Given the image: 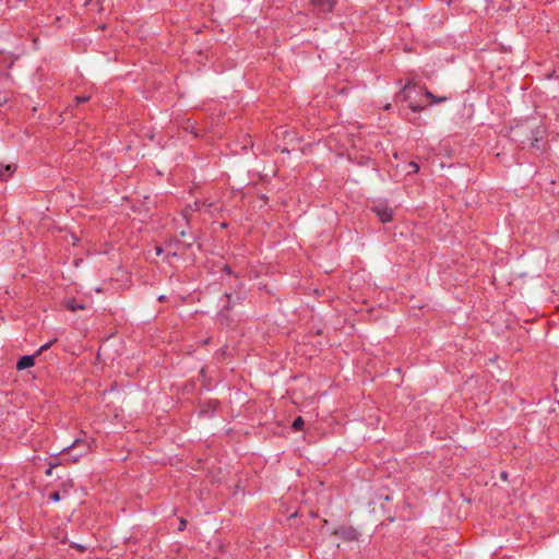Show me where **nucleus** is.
I'll return each mask as SVG.
<instances>
[{
    "mask_svg": "<svg viewBox=\"0 0 559 559\" xmlns=\"http://www.w3.org/2000/svg\"><path fill=\"white\" fill-rule=\"evenodd\" d=\"M520 130L523 132H530L528 140L531 141V147L536 153H545L548 143H547V127L546 124L538 118H530L522 123Z\"/></svg>",
    "mask_w": 559,
    "mask_h": 559,
    "instance_id": "1",
    "label": "nucleus"
},
{
    "mask_svg": "<svg viewBox=\"0 0 559 559\" xmlns=\"http://www.w3.org/2000/svg\"><path fill=\"white\" fill-rule=\"evenodd\" d=\"M332 535H334L336 537H340L343 540L352 542V540H355L357 538L358 533L353 527L341 526L337 530H335L332 533Z\"/></svg>",
    "mask_w": 559,
    "mask_h": 559,
    "instance_id": "2",
    "label": "nucleus"
},
{
    "mask_svg": "<svg viewBox=\"0 0 559 559\" xmlns=\"http://www.w3.org/2000/svg\"><path fill=\"white\" fill-rule=\"evenodd\" d=\"M312 5L319 13H332L336 1L335 0H312Z\"/></svg>",
    "mask_w": 559,
    "mask_h": 559,
    "instance_id": "3",
    "label": "nucleus"
},
{
    "mask_svg": "<svg viewBox=\"0 0 559 559\" xmlns=\"http://www.w3.org/2000/svg\"><path fill=\"white\" fill-rule=\"evenodd\" d=\"M17 166L15 164L4 165L0 163V179L7 181L16 171Z\"/></svg>",
    "mask_w": 559,
    "mask_h": 559,
    "instance_id": "4",
    "label": "nucleus"
},
{
    "mask_svg": "<svg viewBox=\"0 0 559 559\" xmlns=\"http://www.w3.org/2000/svg\"><path fill=\"white\" fill-rule=\"evenodd\" d=\"M34 364H35V355L22 356L16 364V368L19 370H24V369L33 367Z\"/></svg>",
    "mask_w": 559,
    "mask_h": 559,
    "instance_id": "5",
    "label": "nucleus"
},
{
    "mask_svg": "<svg viewBox=\"0 0 559 559\" xmlns=\"http://www.w3.org/2000/svg\"><path fill=\"white\" fill-rule=\"evenodd\" d=\"M424 90V95L430 100V104L444 103L451 99L450 96H436L427 87H425Z\"/></svg>",
    "mask_w": 559,
    "mask_h": 559,
    "instance_id": "6",
    "label": "nucleus"
},
{
    "mask_svg": "<svg viewBox=\"0 0 559 559\" xmlns=\"http://www.w3.org/2000/svg\"><path fill=\"white\" fill-rule=\"evenodd\" d=\"M393 212H377L379 221L382 223H388L392 221Z\"/></svg>",
    "mask_w": 559,
    "mask_h": 559,
    "instance_id": "7",
    "label": "nucleus"
},
{
    "mask_svg": "<svg viewBox=\"0 0 559 559\" xmlns=\"http://www.w3.org/2000/svg\"><path fill=\"white\" fill-rule=\"evenodd\" d=\"M67 308L71 311H75L76 309H84V306L76 304L74 300H69L67 302Z\"/></svg>",
    "mask_w": 559,
    "mask_h": 559,
    "instance_id": "8",
    "label": "nucleus"
},
{
    "mask_svg": "<svg viewBox=\"0 0 559 559\" xmlns=\"http://www.w3.org/2000/svg\"><path fill=\"white\" fill-rule=\"evenodd\" d=\"M304 419L301 417H297L293 423V428L295 430H300L304 426Z\"/></svg>",
    "mask_w": 559,
    "mask_h": 559,
    "instance_id": "9",
    "label": "nucleus"
},
{
    "mask_svg": "<svg viewBox=\"0 0 559 559\" xmlns=\"http://www.w3.org/2000/svg\"><path fill=\"white\" fill-rule=\"evenodd\" d=\"M408 167H409V170L407 171L408 174H411V173L416 174L419 171V165L416 162H409Z\"/></svg>",
    "mask_w": 559,
    "mask_h": 559,
    "instance_id": "10",
    "label": "nucleus"
},
{
    "mask_svg": "<svg viewBox=\"0 0 559 559\" xmlns=\"http://www.w3.org/2000/svg\"><path fill=\"white\" fill-rule=\"evenodd\" d=\"M409 108H411V109H412V111H414V112H419V111H421V110H424V109H425V106H423V105H417V104H414V103H411V104H409Z\"/></svg>",
    "mask_w": 559,
    "mask_h": 559,
    "instance_id": "11",
    "label": "nucleus"
},
{
    "mask_svg": "<svg viewBox=\"0 0 559 559\" xmlns=\"http://www.w3.org/2000/svg\"><path fill=\"white\" fill-rule=\"evenodd\" d=\"M90 96L88 95H84V96H75L74 100L76 104H82V103H86L90 100Z\"/></svg>",
    "mask_w": 559,
    "mask_h": 559,
    "instance_id": "12",
    "label": "nucleus"
},
{
    "mask_svg": "<svg viewBox=\"0 0 559 559\" xmlns=\"http://www.w3.org/2000/svg\"><path fill=\"white\" fill-rule=\"evenodd\" d=\"M71 546L73 548H76L79 551H85L86 550V546L85 545H82V544H76V543H72Z\"/></svg>",
    "mask_w": 559,
    "mask_h": 559,
    "instance_id": "13",
    "label": "nucleus"
},
{
    "mask_svg": "<svg viewBox=\"0 0 559 559\" xmlns=\"http://www.w3.org/2000/svg\"><path fill=\"white\" fill-rule=\"evenodd\" d=\"M53 342H55V341H51V342L46 343L45 345H43V346L38 349V352H37V354H36V355H39L41 352H44V350L48 349V348L50 347V345H51Z\"/></svg>",
    "mask_w": 559,
    "mask_h": 559,
    "instance_id": "14",
    "label": "nucleus"
},
{
    "mask_svg": "<svg viewBox=\"0 0 559 559\" xmlns=\"http://www.w3.org/2000/svg\"><path fill=\"white\" fill-rule=\"evenodd\" d=\"M50 499L53 500V501H59L60 500L59 492H52L50 495Z\"/></svg>",
    "mask_w": 559,
    "mask_h": 559,
    "instance_id": "15",
    "label": "nucleus"
},
{
    "mask_svg": "<svg viewBox=\"0 0 559 559\" xmlns=\"http://www.w3.org/2000/svg\"><path fill=\"white\" fill-rule=\"evenodd\" d=\"M185 526H186V521L183 519H181L179 530H183Z\"/></svg>",
    "mask_w": 559,
    "mask_h": 559,
    "instance_id": "16",
    "label": "nucleus"
},
{
    "mask_svg": "<svg viewBox=\"0 0 559 559\" xmlns=\"http://www.w3.org/2000/svg\"><path fill=\"white\" fill-rule=\"evenodd\" d=\"M155 250H156V254L157 255H159L162 253V248L160 247H156Z\"/></svg>",
    "mask_w": 559,
    "mask_h": 559,
    "instance_id": "17",
    "label": "nucleus"
},
{
    "mask_svg": "<svg viewBox=\"0 0 559 559\" xmlns=\"http://www.w3.org/2000/svg\"><path fill=\"white\" fill-rule=\"evenodd\" d=\"M412 86V83L411 82H407L404 86V90L406 91L407 88H409Z\"/></svg>",
    "mask_w": 559,
    "mask_h": 559,
    "instance_id": "18",
    "label": "nucleus"
},
{
    "mask_svg": "<svg viewBox=\"0 0 559 559\" xmlns=\"http://www.w3.org/2000/svg\"><path fill=\"white\" fill-rule=\"evenodd\" d=\"M501 477H502V478H506V477H507V474H506L504 472H503V473H501Z\"/></svg>",
    "mask_w": 559,
    "mask_h": 559,
    "instance_id": "19",
    "label": "nucleus"
}]
</instances>
